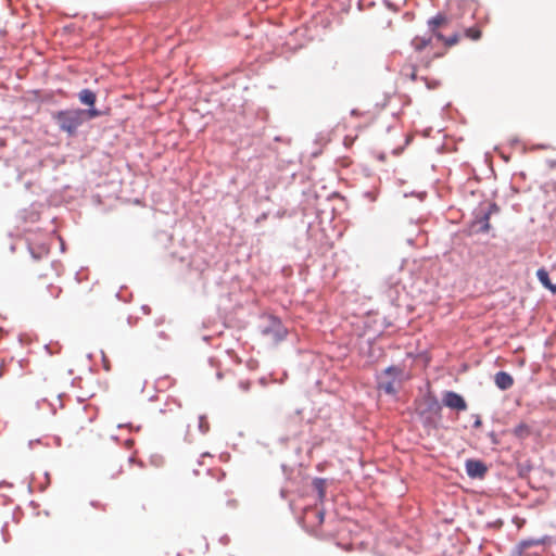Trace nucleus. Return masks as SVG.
<instances>
[{
    "label": "nucleus",
    "mask_w": 556,
    "mask_h": 556,
    "mask_svg": "<svg viewBox=\"0 0 556 556\" xmlns=\"http://www.w3.org/2000/svg\"><path fill=\"white\" fill-rule=\"evenodd\" d=\"M460 40V36L458 34H453L450 37H445L444 46L446 48H451L455 45H457Z\"/></svg>",
    "instance_id": "dca6fc26"
},
{
    "label": "nucleus",
    "mask_w": 556,
    "mask_h": 556,
    "mask_svg": "<svg viewBox=\"0 0 556 556\" xmlns=\"http://www.w3.org/2000/svg\"><path fill=\"white\" fill-rule=\"evenodd\" d=\"M448 23V18L443 14H438L437 16L430 18L428 21V26L430 29H439L440 27L446 26Z\"/></svg>",
    "instance_id": "9b49d317"
},
{
    "label": "nucleus",
    "mask_w": 556,
    "mask_h": 556,
    "mask_svg": "<svg viewBox=\"0 0 556 556\" xmlns=\"http://www.w3.org/2000/svg\"><path fill=\"white\" fill-rule=\"evenodd\" d=\"M78 99L81 104L87 105L88 109H96L97 94L90 89H83L78 93Z\"/></svg>",
    "instance_id": "423d86ee"
},
{
    "label": "nucleus",
    "mask_w": 556,
    "mask_h": 556,
    "mask_svg": "<svg viewBox=\"0 0 556 556\" xmlns=\"http://www.w3.org/2000/svg\"><path fill=\"white\" fill-rule=\"evenodd\" d=\"M98 109H68L53 114V119L59 128L68 136H74L77 129L86 122L101 116Z\"/></svg>",
    "instance_id": "f257e3e1"
},
{
    "label": "nucleus",
    "mask_w": 556,
    "mask_h": 556,
    "mask_svg": "<svg viewBox=\"0 0 556 556\" xmlns=\"http://www.w3.org/2000/svg\"><path fill=\"white\" fill-rule=\"evenodd\" d=\"M269 329H275V332H274V339L276 341H279V340H282L285 337H286V330L285 328L281 326V324L276 320V319H273L271 320V325L270 327H267L266 330L264 331L265 333H269Z\"/></svg>",
    "instance_id": "6e6552de"
},
{
    "label": "nucleus",
    "mask_w": 556,
    "mask_h": 556,
    "mask_svg": "<svg viewBox=\"0 0 556 556\" xmlns=\"http://www.w3.org/2000/svg\"><path fill=\"white\" fill-rule=\"evenodd\" d=\"M199 426L203 433H205L208 430V424H207L205 417L201 416L199 418Z\"/></svg>",
    "instance_id": "f3484780"
},
{
    "label": "nucleus",
    "mask_w": 556,
    "mask_h": 556,
    "mask_svg": "<svg viewBox=\"0 0 556 556\" xmlns=\"http://www.w3.org/2000/svg\"><path fill=\"white\" fill-rule=\"evenodd\" d=\"M488 471L484 463L477 459H468L466 462V472L470 478H483Z\"/></svg>",
    "instance_id": "7ed1b4c3"
},
{
    "label": "nucleus",
    "mask_w": 556,
    "mask_h": 556,
    "mask_svg": "<svg viewBox=\"0 0 556 556\" xmlns=\"http://www.w3.org/2000/svg\"><path fill=\"white\" fill-rule=\"evenodd\" d=\"M536 276H538V279L540 280V282L545 287L547 288L548 290H551L553 293H556V285H553L549 280V277H548V273L545 270V269H539L536 271Z\"/></svg>",
    "instance_id": "9d476101"
},
{
    "label": "nucleus",
    "mask_w": 556,
    "mask_h": 556,
    "mask_svg": "<svg viewBox=\"0 0 556 556\" xmlns=\"http://www.w3.org/2000/svg\"><path fill=\"white\" fill-rule=\"evenodd\" d=\"M513 434L520 440L527 439L531 434V428L526 422H520L513 429Z\"/></svg>",
    "instance_id": "1a4fd4ad"
},
{
    "label": "nucleus",
    "mask_w": 556,
    "mask_h": 556,
    "mask_svg": "<svg viewBox=\"0 0 556 556\" xmlns=\"http://www.w3.org/2000/svg\"><path fill=\"white\" fill-rule=\"evenodd\" d=\"M430 31L432 33V35L440 41H442L444 43L445 41V36L439 30V29H430Z\"/></svg>",
    "instance_id": "a211bd4d"
},
{
    "label": "nucleus",
    "mask_w": 556,
    "mask_h": 556,
    "mask_svg": "<svg viewBox=\"0 0 556 556\" xmlns=\"http://www.w3.org/2000/svg\"><path fill=\"white\" fill-rule=\"evenodd\" d=\"M498 207L496 204H490L488 211L478 217V223L481 224L480 231L488 232L491 229L490 217L493 213L497 212Z\"/></svg>",
    "instance_id": "39448f33"
},
{
    "label": "nucleus",
    "mask_w": 556,
    "mask_h": 556,
    "mask_svg": "<svg viewBox=\"0 0 556 556\" xmlns=\"http://www.w3.org/2000/svg\"><path fill=\"white\" fill-rule=\"evenodd\" d=\"M313 486L318 493V497L320 501L324 500L326 495V482L324 479L317 478L313 481Z\"/></svg>",
    "instance_id": "4468645a"
},
{
    "label": "nucleus",
    "mask_w": 556,
    "mask_h": 556,
    "mask_svg": "<svg viewBox=\"0 0 556 556\" xmlns=\"http://www.w3.org/2000/svg\"><path fill=\"white\" fill-rule=\"evenodd\" d=\"M397 382L394 380L381 381L379 382V389L383 390L387 394H395L397 392L396 386Z\"/></svg>",
    "instance_id": "ddd939ff"
},
{
    "label": "nucleus",
    "mask_w": 556,
    "mask_h": 556,
    "mask_svg": "<svg viewBox=\"0 0 556 556\" xmlns=\"http://www.w3.org/2000/svg\"><path fill=\"white\" fill-rule=\"evenodd\" d=\"M407 70H409V73H406V75H409L413 80L416 79V70L414 66H408Z\"/></svg>",
    "instance_id": "6ab92c4d"
},
{
    "label": "nucleus",
    "mask_w": 556,
    "mask_h": 556,
    "mask_svg": "<svg viewBox=\"0 0 556 556\" xmlns=\"http://www.w3.org/2000/svg\"><path fill=\"white\" fill-rule=\"evenodd\" d=\"M494 382L501 390H508L514 384V378L506 371H498L494 376Z\"/></svg>",
    "instance_id": "20e7f679"
},
{
    "label": "nucleus",
    "mask_w": 556,
    "mask_h": 556,
    "mask_svg": "<svg viewBox=\"0 0 556 556\" xmlns=\"http://www.w3.org/2000/svg\"><path fill=\"white\" fill-rule=\"evenodd\" d=\"M431 43V38H426L421 36H416L412 40V46L416 51H422L425 48H427Z\"/></svg>",
    "instance_id": "f8f14e48"
},
{
    "label": "nucleus",
    "mask_w": 556,
    "mask_h": 556,
    "mask_svg": "<svg viewBox=\"0 0 556 556\" xmlns=\"http://www.w3.org/2000/svg\"><path fill=\"white\" fill-rule=\"evenodd\" d=\"M443 404L452 409L466 410L467 403L462 395L453 391H446L442 399Z\"/></svg>",
    "instance_id": "f03ea898"
},
{
    "label": "nucleus",
    "mask_w": 556,
    "mask_h": 556,
    "mask_svg": "<svg viewBox=\"0 0 556 556\" xmlns=\"http://www.w3.org/2000/svg\"><path fill=\"white\" fill-rule=\"evenodd\" d=\"M465 35L471 40H478L481 38V30L478 27H470L466 29Z\"/></svg>",
    "instance_id": "2eb2a0df"
},
{
    "label": "nucleus",
    "mask_w": 556,
    "mask_h": 556,
    "mask_svg": "<svg viewBox=\"0 0 556 556\" xmlns=\"http://www.w3.org/2000/svg\"><path fill=\"white\" fill-rule=\"evenodd\" d=\"M318 515L320 516V521H323V513H318Z\"/></svg>",
    "instance_id": "412c9836"
},
{
    "label": "nucleus",
    "mask_w": 556,
    "mask_h": 556,
    "mask_svg": "<svg viewBox=\"0 0 556 556\" xmlns=\"http://www.w3.org/2000/svg\"><path fill=\"white\" fill-rule=\"evenodd\" d=\"M384 375L389 376L391 380H394L397 382V386L401 384V382L404 379V370L399 366H390L384 370Z\"/></svg>",
    "instance_id": "0eeeda50"
},
{
    "label": "nucleus",
    "mask_w": 556,
    "mask_h": 556,
    "mask_svg": "<svg viewBox=\"0 0 556 556\" xmlns=\"http://www.w3.org/2000/svg\"><path fill=\"white\" fill-rule=\"evenodd\" d=\"M481 425H482V420H481V418L479 416H477V418H476V420L473 422V427L475 428H479V427H481Z\"/></svg>",
    "instance_id": "aec40b11"
}]
</instances>
